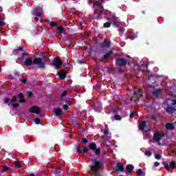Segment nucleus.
Masks as SVG:
<instances>
[{"instance_id":"nucleus-1","label":"nucleus","mask_w":176,"mask_h":176,"mask_svg":"<svg viewBox=\"0 0 176 176\" xmlns=\"http://www.w3.org/2000/svg\"><path fill=\"white\" fill-rule=\"evenodd\" d=\"M102 160L100 159H94L93 160V165L91 166V170L94 176H100L99 170H101V167L103 164Z\"/></svg>"},{"instance_id":"nucleus-2","label":"nucleus","mask_w":176,"mask_h":176,"mask_svg":"<svg viewBox=\"0 0 176 176\" xmlns=\"http://www.w3.org/2000/svg\"><path fill=\"white\" fill-rule=\"evenodd\" d=\"M32 63L36 64V65H38L40 68H43L45 67V62L42 61V58H35L34 61L31 58H28L25 61V65H31Z\"/></svg>"},{"instance_id":"nucleus-3","label":"nucleus","mask_w":176,"mask_h":176,"mask_svg":"<svg viewBox=\"0 0 176 176\" xmlns=\"http://www.w3.org/2000/svg\"><path fill=\"white\" fill-rule=\"evenodd\" d=\"M94 8H95L94 13L97 14H101L104 12V6L101 1H96L94 3Z\"/></svg>"},{"instance_id":"nucleus-4","label":"nucleus","mask_w":176,"mask_h":176,"mask_svg":"<svg viewBox=\"0 0 176 176\" xmlns=\"http://www.w3.org/2000/svg\"><path fill=\"white\" fill-rule=\"evenodd\" d=\"M142 89H137V88H135L133 91V96L131 98V100L135 102L140 101V98L142 97Z\"/></svg>"},{"instance_id":"nucleus-5","label":"nucleus","mask_w":176,"mask_h":176,"mask_svg":"<svg viewBox=\"0 0 176 176\" xmlns=\"http://www.w3.org/2000/svg\"><path fill=\"white\" fill-rule=\"evenodd\" d=\"M171 101V106L168 104V107H166V112L168 113H174L176 111V99H173Z\"/></svg>"},{"instance_id":"nucleus-6","label":"nucleus","mask_w":176,"mask_h":176,"mask_svg":"<svg viewBox=\"0 0 176 176\" xmlns=\"http://www.w3.org/2000/svg\"><path fill=\"white\" fill-rule=\"evenodd\" d=\"M139 129L142 131V133H148L151 128L148 125H146V121L143 120L139 124Z\"/></svg>"},{"instance_id":"nucleus-7","label":"nucleus","mask_w":176,"mask_h":176,"mask_svg":"<svg viewBox=\"0 0 176 176\" xmlns=\"http://www.w3.org/2000/svg\"><path fill=\"white\" fill-rule=\"evenodd\" d=\"M116 64L117 67H120V68L126 67L127 65V60L123 58H118L116 60Z\"/></svg>"},{"instance_id":"nucleus-8","label":"nucleus","mask_w":176,"mask_h":176,"mask_svg":"<svg viewBox=\"0 0 176 176\" xmlns=\"http://www.w3.org/2000/svg\"><path fill=\"white\" fill-rule=\"evenodd\" d=\"M89 149H91V151H94L95 152V154L97 155L101 153V148H97V144H96V143L89 144Z\"/></svg>"},{"instance_id":"nucleus-9","label":"nucleus","mask_w":176,"mask_h":176,"mask_svg":"<svg viewBox=\"0 0 176 176\" xmlns=\"http://www.w3.org/2000/svg\"><path fill=\"white\" fill-rule=\"evenodd\" d=\"M162 138H163V134H162V133L160 131H155L154 133L153 140L155 142H160V141H162Z\"/></svg>"},{"instance_id":"nucleus-10","label":"nucleus","mask_w":176,"mask_h":176,"mask_svg":"<svg viewBox=\"0 0 176 176\" xmlns=\"http://www.w3.org/2000/svg\"><path fill=\"white\" fill-rule=\"evenodd\" d=\"M53 65L55 68H60L63 65V61H61L58 58H55L54 59Z\"/></svg>"},{"instance_id":"nucleus-11","label":"nucleus","mask_w":176,"mask_h":176,"mask_svg":"<svg viewBox=\"0 0 176 176\" xmlns=\"http://www.w3.org/2000/svg\"><path fill=\"white\" fill-rule=\"evenodd\" d=\"M115 171L117 173V174H119V173H123V171H124V166L123 164L118 163L117 164V168L115 170Z\"/></svg>"},{"instance_id":"nucleus-12","label":"nucleus","mask_w":176,"mask_h":176,"mask_svg":"<svg viewBox=\"0 0 176 176\" xmlns=\"http://www.w3.org/2000/svg\"><path fill=\"white\" fill-rule=\"evenodd\" d=\"M29 111L32 113H41V109H39V107H36V106H33L32 107Z\"/></svg>"},{"instance_id":"nucleus-13","label":"nucleus","mask_w":176,"mask_h":176,"mask_svg":"<svg viewBox=\"0 0 176 176\" xmlns=\"http://www.w3.org/2000/svg\"><path fill=\"white\" fill-rule=\"evenodd\" d=\"M77 152L78 153H87L89 152V148L87 147H80L77 146Z\"/></svg>"},{"instance_id":"nucleus-14","label":"nucleus","mask_w":176,"mask_h":176,"mask_svg":"<svg viewBox=\"0 0 176 176\" xmlns=\"http://www.w3.org/2000/svg\"><path fill=\"white\" fill-rule=\"evenodd\" d=\"M100 47L101 49H109L111 47V44L108 43L107 41H104L100 43Z\"/></svg>"},{"instance_id":"nucleus-15","label":"nucleus","mask_w":176,"mask_h":176,"mask_svg":"<svg viewBox=\"0 0 176 176\" xmlns=\"http://www.w3.org/2000/svg\"><path fill=\"white\" fill-rule=\"evenodd\" d=\"M16 101H17V97L14 96L11 99L10 103H9V105H10L11 104L14 108H17V107H19V103H16Z\"/></svg>"},{"instance_id":"nucleus-16","label":"nucleus","mask_w":176,"mask_h":176,"mask_svg":"<svg viewBox=\"0 0 176 176\" xmlns=\"http://www.w3.org/2000/svg\"><path fill=\"white\" fill-rule=\"evenodd\" d=\"M34 14L37 16V17H41L43 14V12L41 8H35L34 9Z\"/></svg>"},{"instance_id":"nucleus-17","label":"nucleus","mask_w":176,"mask_h":176,"mask_svg":"<svg viewBox=\"0 0 176 176\" xmlns=\"http://www.w3.org/2000/svg\"><path fill=\"white\" fill-rule=\"evenodd\" d=\"M112 54H113V51H109L108 53L105 54L102 58L100 60V61H105V60H107V58L111 57V56H112Z\"/></svg>"},{"instance_id":"nucleus-18","label":"nucleus","mask_w":176,"mask_h":176,"mask_svg":"<svg viewBox=\"0 0 176 176\" xmlns=\"http://www.w3.org/2000/svg\"><path fill=\"white\" fill-rule=\"evenodd\" d=\"M125 170H127V174H130L131 173H132L133 170H134V166H133L132 164H128L126 166Z\"/></svg>"},{"instance_id":"nucleus-19","label":"nucleus","mask_w":176,"mask_h":176,"mask_svg":"<svg viewBox=\"0 0 176 176\" xmlns=\"http://www.w3.org/2000/svg\"><path fill=\"white\" fill-rule=\"evenodd\" d=\"M165 127L166 130H174L175 129V126L173 123H166Z\"/></svg>"},{"instance_id":"nucleus-20","label":"nucleus","mask_w":176,"mask_h":176,"mask_svg":"<svg viewBox=\"0 0 176 176\" xmlns=\"http://www.w3.org/2000/svg\"><path fill=\"white\" fill-rule=\"evenodd\" d=\"M65 75H67V72L64 70H62L58 73L60 79H65Z\"/></svg>"},{"instance_id":"nucleus-21","label":"nucleus","mask_w":176,"mask_h":176,"mask_svg":"<svg viewBox=\"0 0 176 176\" xmlns=\"http://www.w3.org/2000/svg\"><path fill=\"white\" fill-rule=\"evenodd\" d=\"M54 112L57 116H62L63 115V111L60 109H55Z\"/></svg>"},{"instance_id":"nucleus-22","label":"nucleus","mask_w":176,"mask_h":176,"mask_svg":"<svg viewBox=\"0 0 176 176\" xmlns=\"http://www.w3.org/2000/svg\"><path fill=\"white\" fill-rule=\"evenodd\" d=\"M111 24L116 27V28H119V27H120V22L114 20V21H111Z\"/></svg>"},{"instance_id":"nucleus-23","label":"nucleus","mask_w":176,"mask_h":176,"mask_svg":"<svg viewBox=\"0 0 176 176\" xmlns=\"http://www.w3.org/2000/svg\"><path fill=\"white\" fill-rule=\"evenodd\" d=\"M162 92H163V90L162 89H158L153 91L152 94L153 96H159V94H162Z\"/></svg>"},{"instance_id":"nucleus-24","label":"nucleus","mask_w":176,"mask_h":176,"mask_svg":"<svg viewBox=\"0 0 176 176\" xmlns=\"http://www.w3.org/2000/svg\"><path fill=\"white\" fill-rule=\"evenodd\" d=\"M162 164H163L164 166V168H165V170H166V171H170V165H168V164H167V162H166L165 161H163L162 162Z\"/></svg>"},{"instance_id":"nucleus-25","label":"nucleus","mask_w":176,"mask_h":176,"mask_svg":"<svg viewBox=\"0 0 176 176\" xmlns=\"http://www.w3.org/2000/svg\"><path fill=\"white\" fill-rule=\"evenodd\" d=\"M111 24H112V22H106L105 23H104L103 27L104 28H109V27H111Z\"/></svg>"},{"instance_id":"nucleus-26","label":"nucleus","mask_w":176,"mask_h":176,"mask_svg":"<svg viewBox=\"0 0 176 176\" xmlns=\"http://www.w3.org/2000/svg\"><path fill=\"white\" fill-rule=\"evenodd\" d=\"M23 94H19V102H25V100H24V98H23Z\"/></svg>"},{"instance_id":"nucleus-27","label":"nucleus","mask_w":176,"mask_h":176,"mask_svg":"<svg viewBox=\"0 0 176 176\" xmlns=\"http://www.w3.org/2000/svg\"><path fill=\"white\" fill-rule=\"evenodd\" d=\"M118 17H116V14H113L111 15V18L109 19V21H113L114 20H116Z\"/></svg>"},{"instance_id":"nucleus-28","label":"nucleus","mask_w":176,"mask_h":176,"mask_svg":"<svg viewBox=\"0 0 176 176\" xmlns=\"http://www.w3.org/2000/svg\"><path fill=\"white\" fill-rule=\"evenodd\" d=\"M58 30V32H59V34H63V32H64L63 30V26H58L57 28Z\"/></svg>"},{"instance_id":"nucleus-29","label":"nucleus","mask_w":176,"mask_h":176,"mask_svg":"<svg viewBox=\"0 0 176 176\" xmlns=\"http://www.w3.org/2000/svg\"><path fill=\"white\" fill-rule=\"evenodd\" d=\"M89 142V140H87V139H86V138H83L81 140V143L82 144H87Z\"/></svg>"},{"instance_id":"nucleus-30","label":"nucleus","mask_w":176,"mask_h":176,"mask_svg":"<svg viewBox=\"0 0 176 176\" xmlns=\"http://www.w3.org/2000/svg\"><path fill=\"white\" fill-rule=\"evenodd\" d=\"M170 166L171 168H174L175 167H176V162H170Z\"/></svg>"},{"instance_id":"nucleus-31","label":"nucleus","mask_w":176,"mask_h":176,"mask_svg":"<svg viewBox=\"0 0 176 176\" xmlns=\"http://www.w3.org/2000/svg\"><path fill=\"white\" fill-rule=\"evenodd\" d=\"M144 155H145L146 156H148V157H149L152 156V152H151V151H146V152L144 153Z\"/></svg>"},{"instance_id":"nucleus-32","label":"nucleus","mask_w":176,"mask_h":176,"mask_svg":"<svg viewBox=\"0 0 176 176\" xmlns=\"http://www.w3.org/2000/svg\"><path fill=\"white\" fill-rule=\"evenodd\" d=\"M137 175H142V169H138L136 170Z\"/></svg>"},{"instance_id":"nucleus-33","label":"nucleus","mask_w":176,"mask_h":176,"mask_svg":"<svg viewBox=\"0 0 176 176\" xmlns=\"http://www.w3.org/2000/svg\"><path fill=\"white\" fill-rule=\"evenodd\" d=\"M14 164H15L16 168H21V165L20 164H19V162H15Z\"/></svg>"},{"instance_id":"nucleus-34","label":"nucleus","mask_w":176,"mask_h":176,"mask_svg":"<svg viewBox=\"0 0 176 176\" xmlns=\"http://www.w3.org/2000/svg\"><path fill=\"white\" fill-rule=\"evenodd\" d=\"M155 157L157 160H160V159H162V155L160 154H156L155 155Z\"/></svg>"},{"instance_id":"nucleus-35","label":"nucleus","mask_w":176,"mask_h":176,"mask_svg":"<svg viewBox=\"0 0 176 176\" xmlns=\"http://www.w3.org/2000/svg\"><path fill=\"white\" fill-rule=\"evenodd\" d=\"M115 119L116 120H122V117L119 115H116L115 116Z\"/></svg>"},{"instance_id":"nucleus-36","label":"nucleus","mask_w":176,"mask_h":176,"mask_svg":"<svg viewBox=\"0 0 176 176\" xmlns=\"http://www.w3.org/2000/svg\"><path fill=\"white\" fill-rule=\"evenodd\" d=\"M34 122H35L36 124H39L41 123V120L39 118H36L34 120Z\"/></svg>"},{"instance_id":"nucleus-37","label":"nucleus","mask_w":176,"mask_h":176,"mask_svg":"<svg viewBox=\"0 0 176 176\" xmlns=\"http://www.w3.org/2000/svg\"><path fill=\"white\" fill-rule=\"evenodd\" d=\"M135 113L134 111H132V112L130 113V115H129L131 119H133V118H134V116H135Z\"/></svg>"},{"instance_id":"nucleus-38","label":"nucleus","mask_w":176,"mask_h":176,"mask_svg":"<svg viewBox=\"0 0 176 176\" xmlns=\"http://www.w3.org/2000/svg\"><path fill=\"white\" fill-rule=\"evenodd\" d=\"M50 25L52 27H57V22H51Z\"/></svg>"},{"instance_id":"nucleus-39","label":"nucleus","mask_w":176,"mask_h":176,"mask_svg":"<svg viewBox=\"0 0 176 176\" xmlns=\"http://www.w3.org/2000/svg\"><path fill=\"white\" fill-rule=\"evenodd\" d=\"M160 166V163L155 162H154V167H159Z\"/></svg>"},{"instance_id":"nucleus-40","label":"nucleus","mask_w":176,"mask_h":176,"mask_svg":"<svg viewBox=\"0 0 176 176\" xmlns=\"http://www.w3.org/2000/svg\"><path fill=\"white\" fill-rule=\"evenodd\" d=\"M10 102V99L9 98H6L5 100H4V103L5 104H8Z\"/></svg>"},{"instance_id":"nucleus-41","label":"nucleus","mask_w":176,"mask_h":176,"mask_svg":"<svg viewBox=\"0 0 176 176\" xmlns=\"http://www.w3.org/2000/svg\"><path fill=\"white\" fill-rule=\"evenodd\" d=\"M109 133V131H108V129H104V135H108Z\"/></svg>"},{"instance_id":"nucleus-42","label":"nucleus","mask_w":176,"mask_h":176,"mask_svg":"<svg viewBox=\"0 0 176 176\" xmlns=\"http://www.w3.org/2000/svg\"><path fill=\"white\" fill-rule=\"evenodd\" d=\"M0 25H1V26L5 25V22L2 19H0Z\"/></svg>"},{"instance_id":"nucleus-43","label":"nucleus","mask_w":176,"mask_h":176,"mask_svg":"<svg viewBox=\"0 0 176 176\" xmlns=\"http://www.w3.org/2000/svg\"><path fill=\"white\" fill-rule=\"evenodd\" d=\"M28 97L30 98V97H32V92H28Z\"/></svg>"},{"instance_id":"nucleus-44","label":"nucleus","mask_w":176,"mask_h":176,"mask_svg":"<svg viewBox=\"0 0 176 176\" xmlns=\"http://www.w3.org/2000/svg\"><path fill=\"white\" fill-rule=\"evenodd\" d=\"M63 109H65V111H67V109H68V104L63 105Z\"/></svg>"},{"instance_id":"nucleus-45","label":"nucleus","mask_w":176,"mask_h":176,"mask_svg":"<svg viewBox=\"0 0 176 176\" xmlns=\"http://www.w3.org/2000/svg\"><path fill=\"white\" fill-rule=\"evenodd\" d=\"M97 105H98V102H96L94 104V105L92 106L95 109H97Z\"/></svg>"},{"instance_id":"nucleus-46","label":"nucleus","mask_w":176,"mask_h":176,"mask_svg":"<svg viewBox=\"0 0 176 176\" xmlns=\"http://www.w3.org/2000/svg\"><path fill=\"white\" fill-rule=\"evenodd\" d=\"M9 169V168L8 166H4L3 168V171H8V170Z\"/></svg>"},{"instance_id":"nucleus-47","label":"nucleus","mask_w":176,"mask_h":176,"mask_svg":"<svg viewBox=\"0 0 176 176\" xmlns=\"http://www.w3.org/2000/svg\"><path fill=\"white\" fill-rule=\"evenodd\" d=\"M146 68L149 67V60L146 61Z\"/></svg>"},{"instance_id":"nucleus-48","label":"nucleus","mask_w":176,"mask_h":176,"mask_svg":"<svg viewBox=\"0 0 176 176\" xmlns=\"http://www.w3.org/2000/svg\"><path fill=\"white\" fill-rule=\"evenodd\" d=\"M65 94H67V91H65L61 94V97H64V96H65Z\"/></svg>"},{"instance_id":"nucleus-49","label":"nucleus","mask_w":176,"mask_h":176,"mask_svg":"<svg viewBox=\"0 0 176 176\" xmlns=\"http://www.w3.org/2000/svg\"><path fill=\"white\" fill-rule=\"evenodd\" d=\"M85 62V60H78L79 64H83V63Z\"/></svg>"},{"instance_id":"nucleus-50","label":"nucleus","mask_w":176,"mask_h":176,"mask_svg":"<svg viewBox=\"0 0 176 176\" xmlns=\"http://www.w3.org/2000/svg\"><path fill=\"white\" fill-rule=\"evenodd\" d=\"M152 119L155 120L156 119V117L153 116Z\"/></svg>"},{"instance_id":"nucleus-51","label":"nucleus","mask_w":176,"mask_h":176,"mask_svg":"<svg viewBox=\"0 0 176 176\" xmlns=\"http://www.w3.org/2000/svg\"><path fill=\"white\" fill-rule=\"evenodd\" d=\"M130 39H134V36H131V37H130Z\"/></svg>"},{"instance_id":"nucleus-52","label":"nucleus","mask_w":176,"mask_h":176,"mask_svg":"<svg viewBox=\"0 0 176 176\" xmlns=\"http://www.w3.org/2000/svg\"><path fill=\"white\" fill-rule=\"evenodd\" d=\"M22 83H25V80H23Z\"/></svg>"},{"instance_id":"nucleus-53","label":"nucleus","mask_w":176,"mask_h":176,"mask_svg":"<svg viewBox=\"0 0 176 176\" xmlns=\"http://www.w3.org/2000/svg\"><path fill=\"white\" fill-rule=\"evenodd\" d=\"M94 0H89V2H93Z\"/></svg>"},{"instance_id":"nucleus-54","label":"nucleus","mask_w":176,"mask_h":176,"mask_svg":"<svg viewBox=\"0 0 176 176\" xmlns=\"http://www.w3.org/2000/svg\"><path fill=\"white\" fill-rule=\"evenodd\" d=\"M142 13H143V14H145V11H142Z\"/></svg>"},{"instance_id":"nucleus-55","label":"nucleus","mask_w":176,"mask_h":176,"mask_svg":"<svg viewBox=\"0 0 176 176\" xmlns=\"http://www.w3.org/2000/svg\"><path fill=\"white\" fill-rule=\"evenodd\" d=\"M67 104L68 105H71V102H69Z\"/></svg>"},{"instance_id":"nucleus-56","label":"nucleus","mask_w":176,"mask_h":176,"mask_svg":"<svg viewBox=\"0 0 176 176\" xmlns=\"http://www.w3.org/2000/svg\"><path fill=\"white\" fill-rule=\"evenodd\" d=\"M101 138H102V140H104V136H101Z\"/></svg>"},{"instance_id":"nucleus-57","label":"nucleus","mask_w":176,"mask_h":176,"mask_svg":"<svg viewBox=\"0 0 176 176\" xmlns=\"http://www.w3.org/2000/svg\"><path fill=\"white\" fill-rule=\"evenodd\" d=\"M43 57H45V54H42Z\"/></svg>"},{"instance_id":"nucleus-58","label":"nucleus","mask_w":176,"mask_h":176,"mask_svg":"<svg viewBox=\"0 0 176 176\" xmlns=\"http://www.w3.org/2000/svg\"><path fill=\"white\" fill-rule=\"evenodd\" d=\"M151 78L148 77V80H150Z\"/></svg>"},{"instance_id":"nucleus-59","label":"nucleus","mask_w":176,"mask_h":176,"mask_svg":"<svg viewBox=\"0 0 176 176\" xmlns=\"http://www.w3.org/2000/svg\"><path fill=\"white\" fill-rule=\"evenodd\" d=\"M127 57H130L129 56H127Z\"/></svg>"},{"instance_id":"nucleus-60","label":"nucleus","mask_w":176,"mask_h":176,"mask_svg":"<svg viewBox=\"0 0 176 176\" xmlns=\"http://www.w3.org/2000/svg\"><path fill=\"white\" fill-rule=\"evenodd\" d=\"M101 1H102V0H100Z\"/></svg>"}]
</instances>
